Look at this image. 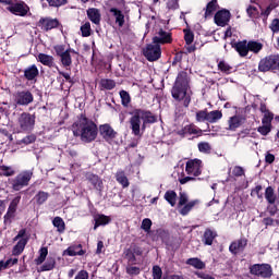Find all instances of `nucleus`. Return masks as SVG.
Segmentation results:
<instances>
[{"instance_id":"1","label":"nucleus","mask_w":279,"mask_h":279,"mask_svg":"<svg viewBox=\"0 0 279 279\" xmlns=\"http://www.w3.org/2000/svg\"><path fill=\"white\" fill-rule=\"evenodd\" d=\"M74 136H80L83 143H92L97 138V124L84 116H81L72 125Z\"/></svg>"},{"instance_id":"2","label":"nucleus","mask_w":279,"mask_h":279,"mask_svg":"<svg viewBox=\"0 0 279 279\" xmlns=\"http://www.w3.org/2000/svg\"><path fill=\"white\" fill-rule=\"evenodd\" d=\"M130 128L134 136H141V131L145 130L146 123H156V117L149 111L135 109L130 118Z\"/></svg>"},{"instance_id":"3","label":"nucleus","mask_w":279,"mask_h":279,"mask_svg":"<svg viewBox=\"0 0 279 279\" xmlns=\"http://www.w3.org/2000/svg\"><path fill=\"white\" fill-rule=\"evenodd\" d=\"M172 97L178 101H183V106L189 108L191 104V95H189V76L186 73H180L172 88Z\"/></svg>"},{"instance_id":"4","label":"nucleus","mask_w":279,"mask_h":279,"mask_svg":"<svg viewBox=\"0 0 279 279\" xmlns=\"http://www.w3.org/2000/svg\"><path fill=\"white\" fill-rule=\"evenodd\" d=\"M36 125V117L31 113L23 112L19 116L16 126L17 132H32Z\"/></svg>"},{"instance_id":"5","label":"nucleus","mask_w":279,"mask_h":279,"mask_svg":"<svg viewBox=\"0 0 279 279\" xmlns=\"http://www.w3.org/2000/svg\"><path fill=\"white\" fill-rule=\"evenodd\" d=\"M258 70L262 73L267 71H279V54L268 56L259 61Z\"/></svg>"},{"instance_id":"6","label":"nucleus","mask_w":279,"mask_h":279,"mask_svg":"<svg viewBox=\"0 0 279 279\" xmlns=\"http://www.w3.org/2000/svg\"><path fill=\"white\" fill-rule=\"evenodd\" d=\"M250 272L258 278H270L274 276V269L269 264H254L250 267Z\"/></svg>"},{"instance_id":"7","label":"nucleus","mask_w":279,"mask_h":279,"mask_svg":"<svg viewBox=\"0 0 279 279\" xmlns=\"http://www.w3.org/2000/svg\"><path fill=\"white\" fill-rule=\"evenodd\" d=\"M54 51L57 56L61 58V64L63 66H71V64H73V60L71 58L77 53L73 49L64 50V46H56Z\"/></svg>"},{"instance_id":"8","label":"nucleus","mask_w":279,"mask_h":279,"mask_svg":"<svg viewBox=\"0 0 279 279\" xmlns=\"http://www.w3.org/2000/svg\"><path fill=\"white\" fill-rule=\"evenodd\" d=\"M144 56L146 60L149 62H156L162 56V52L160 50V45L158 44H150L147 45L146 48L144 49Z\"/></svg>"},{"instance_id":"9","label":"nucleus","mask_w":279,"mask_h":279,"mask_svg":"<svg viewBox=\"0 0 279 279\" xmlns=\"http://www.w3.org/2000/svg\"><path fill=\"white\" fill-rule=\"evenodd\" d=\"M32 175L33 173L31 171L20 173L12 182L14 191H21L23 186H27V184H29V180H32Z\"/></svg>"},{"instance_id":"10","label":"nucleus","mask_w":279,"mask_h":279,"mask_svg":"<svg viewBox=\"0 0 279 279\" xmlns=\"http://www.w3.org/2000/svg\"><path fill=\"white\" fill-rule=\"evenodd\" d=\"M14 101L17 106H29L34 101V95L29 90L16 92L14 94Z\"/></svg>"},{"instance_id":"11","label":"nucleus","mask_w":279,"mask_h":279,"mask_svg":"<svg viewBox=\"0 0 279 279\" xmlns=\"http://www.w3.org/2000/svg\"><path fill=\"white\" fill-rule=\"evenodd\" d=\"M185 171L187 175H197L202 174V160L199 159H192L186 162Z\"/></svg>"},{"instance_id":"12","label":"nucleus","mask_w":279,"mask_h":279,"mask_svg":"<svg viewBox=\"0 0 279 279\" xmlns=\"http://www.w3.org/2000/svg\"><path fill=\"white\" fill-rule=\"evenodd\" d=\"M7 10H9L11 14H15V16H26V14L29 12V7L23 2H20L9 5Z\"/></svg>"},{"instance_id":"13","label":"nucleus","mask_w":279,"mask_h":279,"mask_svg":"<svg viewBox=\"0 0 279 279\" xmlns=\"http://www.w3.org/2000/svg\"><path fill=\"white\" fill-rule=\"evenodd\" d=\"M214 21L219 27H226L230 23V11L220 10L215 14Z\"/></svg>"},{"instance_id":"14","label":"nucleus","mask_w":279,"mask_h":279,"mask_svg":"<svg viewBox=\"0 0 279 279\" xmlns=\"http://www.w3.org/2000/svg\"><path fill=\"white\" fill-rule=\"evenodd\" d=\"M178 134H180V136H189V135L201 136L202 130L193 124H189V125H185L183 129L179 130Z\"/></svg>"},{"instance_id":"15","label":"nucleus","mask_w":279,"mask_h":279,"mask_svg":"<svg viewBox=\"0 0 279 279\" xmlns=\"http://www.w3.org/2000/svg\"><path fill=\"white\" fill-rule=\"evenodd\" d=\"M101 136L105 138V141H112V138H116L117 132L110 124H102L99 128Z\"/></svg>"},{"instance_id":"16","label":"nucleus","mask_w":279,"mask_h":279,"mask_svg":"<svg viewBox=\"0 0 279 279\" xmlns=\"http://www.w3.org/2000/svg\"><path fill=\"white\" fill-rule=\"evenodd\" d=\"M153 43L156 45H165L167 43H171V34L159 29L157 35L153 38Z\"/></svg>"},{"instance_id":"17","label":"nucleus","mask_w":279,"mask_h":279,"mask_svg":"<svg viewBox=\"0 0 279 279\" xmlns=\"http://www.w3.org/2000/svg\"><path fill=\"white\" fill-rule=\"evenodd\" d=\"M39 25L41 29H45V32H49V29H56V27L60 25V22H58V20L56 19L46 17L39 21Z\"/></svg>"},{"instance_id":"18","label":"nucleus","mask_w":279,"mask_h":279,"mask_svg":"<svg viewBox=\"0 0 279 279\" xmlns=\"http://www.w3.org/2000/svg\"><path fill=\"white\" fill-rule=\"evenodd\" d=\"M247 247V240L246 239H240L238 241H234L229 246V250L231 254H239V252H243Z\"/></svg>"},{"instance_id":"19","label":"nucleus","mask_w":279,"mask_h":279,"mask_svg":"<svg viewBox=\"0 0 279 279\" xmlns=\"http://www.w3.org/2000/svg\"><path fill=\"white\" fill-rule=\"evenodd\" d=\"M87 19L94 23V25H99L101 23V11L99 9H88L87 10Z\"/></svg>"},{"instance_id":"20","label":"nucleus","mask_w":279,"mask_h":279,"mask_svg":"<svg viewBox=\"0 0 279 279\" xmlns=\"http://www.w3.org/2000/svg\"><path fill=\"white\" fill-rule=\"evenodd\" d=\"M233 48L235 49V51L239 52V56H241V58H245V56L250 53L248 43L245 40L235 43L233 45Z\"/></svg>"},{"instance_id":"21","label":"nucleus","mask_w":279,"mask_h":279,"mask_svg":"<svg viewBox=\"0 0 279 279\" xmlns=\"http://www.w3.org/2000/svg\"><path fill=\"white\" fill-rule=\"evenodd\" d=\"M228 123H229L228 130L234 131L238 128H241L243 123H245V118L241 116H233L229 119Z\"/></svg>"},{"instance_id":"22","label":"nucleus","mask_w":279,"mask_h":279,"mask_svg":"<svg viewBox=\"0 0 279 279\" xmlns=\"http://www.w3.org/2000/svg\"><path fill=\"white\" fill-rule=\"evenodd\" d=\"M110 12L112 16H114L116 23H118L119 27H123V25H125V15H123V12L117 8H111Z\"/></svg>"},{"instance_id":"23","label":"nucleus","mask_w":279,"mask_h":279,"mask_svg":"<svg viewBox=\"0 0 279 279\" xmlns=\"http://www.w3.org/2000/svg\"><path fill=\"white\" fill-rule=\"evenodd\" d=\"M24 76L28 81L36 80V77H38V68L35 64L26 68L24 71Z\"/></svg>"},{"instance_id":"24","label":"nucleus","mask_w":279,"mask_h":279,"mask_svg":"<svg viewBox=\"0 0 279 279\" xmlns=\"http://www.w3.org/2000/svg\"><path fill=\"white\" fill-rule=\"evenodd\" d=\"M217 8H219V4L217 3V0H211L205 9V19H210L213 14L217 11Z\"/></svg>"},{"instance_id":"25","label":"nucleus","mask_w":279,"mask_h":279,"mask_svg":"<svg viewBox=\"0 0 279 279\" xmlns=\"http://www.w3.org/2000/svg\"><path fill=\"white\" fill-rule=\"evenodd\" d=\"M27 245V239H21L19 240L17 244L13 247L12 254L13 256H20V254H23V250H25V246Z\"/></svg>"},{"instance_id":"26","label":"nucleus","mask_w":279,"mask_h":279,"mask_svg":"<svg viewBox=\"0 0 279 279\" xmlns=\"http://www.w3.org/2000/svg\"><path fill=\"white\" fill-rule=\"evenodd\" d=\"M222 117L223 113L219 110L207 112V123H217V121L221 120Z\"/></svg>"},{"instance_id":"27","label":"nucleus","mask_w":279,"mask_h":279,"mask_svg":"<svg viewBox=\"0 0 279 279\" xmlns=\"http://www.w3.org/2000/svg\"><path fill=\"white\" fill-rule=\"evenodd\" d=\"M64 254L68 256H84V250H82V245L70 246L64 251Z\"/></svg>"},{"instance_id":"28","label":"nucleus","mask_w":279,"mask_h":279,"mask_svg":"<svg viewBox=\"0 0 279 279\" xmlns=\"http://www.w3.org/2000/svg\"><path fill=\"white\" fill-rule=\"evenodd\" d=\"M217 236V233H215L213 230L207 229L205 230L203 242L205 245H213V241H215V238Z\"/></svg>"},{"instance_id":"29","label":"nucleus","mask_w":279,"mask_h":279,"mask_svg":"<svg viewBox=\"0 0 279 279\" xmlns=\"http://www.w3.org/2000/svg\"><path fill=\"white\" fill-rule=\"evenodd\" d=\"M108 223H110V217L105 216V215H98L95 218L94 230H97V228H99V226H108Z\"/></svg>"},{"instance_id":"30","label":"nucleus","mask_w":279,"mask_h":279,"mask_svg":"<svg viewBox=\"0 0 279 279\" xmlns=\"http://www.w3.org/2000/svg\"><path fill=\"white\" fill-rule=\"evenodd\" d=\"M116 180L121 184V186H123V189H128V186H130V181L123 171L117 172Z\"/></svg>"},{"instance_id":"31","label":"nucleus","mask_w":279,"mask_h":279,"mask_svg":"<svg viewBox=\"0 0 279 279\" xmlns=\"http://www.w3.org/2000/svg\"><path fill=\"white\" fill-rule=\"evenodd\" d=\"M38 61L45 66H53V58L46 53L38 54Z\"/></svg>"},{"instance_id":"32","label":"nucleus","mask_w":279,"mask_h":279,"mask_svg":"<svg viewBox=\"0 0 279 279\" xmlns=\"http://www.w3.org/2000/svg\"><path fill=\"white\" fill-rule=\"evenodd\" d=\"M265 198L268 204H276V193L274 192V187L268 186L265 191Z\"/></svg>"},{"instance_id":"33","label":"nucleus","mask_w":279,"mask_h":279,"mask_svg":"<svg viewBox=\"0 0 279 279\" xmlns=\"http://www.w3.org/2000/svg\"><path fill=\"white\" fill-rule=\"evenodd\" d=\"M100 86L105 90H112V88H114V86H117V83L110 78H102L100 81Z\"/></svg>"},{"instance_id":"34","label":"nucleus","mask_w":279,"mask_h":279,"mask_svg":"<svg viewBox=\"0 0 279 279\" xmlns=\"http://www.w3.org/2000/svg\"><path fill=\"white\" fill-rule=\"evenodd\" d=\"M166 202H169L170 206H175V202L178 199V194L174 191H168L165 194Z\"/></svg>"},{"instance_id":"35","label":"nucleus","mask_w":279,"mask_h":279,"mask_svg":"<svg viewBox=\"0 0 279 279\" xmlns=\"http://www.w3.org/2000/svg\"><path fill=\"white\" fill-rule=\"evenodd\" d=\"M263 50V44L258 41H248V51L259 53Z\"/></svg>"},{"instance_id":"36","label":"nucleus","mask_w":279,"mask_h":279,"mask_svg":"<svg viewBox=\"0 0 279 279\" xmlns=\"http://www.w3.org/2000/svg\"><path fill=\"white\" fill-rule=\"evenodd\" d=\"M52 223L54 228H57L58 232H64L65 225H64V220L61 217H54V219L52 220Z\"/></svg>"},{"instance_id":"37","label":"nucleus","mask_w":279,"mask_h":279,"mask_svg":"<svg viewBox=\"0 0 279 279\" xmlns=\"http://www.w3.org/2000/svg\"><path fill=\"white\" fill-rule=\"evenodd\" d=\"M89 182L93 184L94 187L97 189V191H101V186H102L104 182H101V179H99L98 175L90 174Z\"/></svg>"},{"instance_id":"38","label":"nucleus","mask_w":279,"mask_h":279,"mask_svg":"<svg viewBox=\"0 0 279 279\" xmlns=\"http://www.w3.org/2000/svg\"><path fill=\"white\" fill-rule=\"evenodd\" d=\"M187 265L195 267V269H204L205 264L199 258H190L186 262Z\"/></svg>"},{"instance_id":"39","label":"nucleus","mask_w":279,"mask_h":279,"mask_svg":"<svg viewBox=\"0 0 279 279\" xmlns=\"http://www.w3.org/2000/svg\"><path fill=\"white\" fill-rule=\"evenodd\" d=\"M120 97H121L122 106H124V108H128V106H130V101H132V98L130 97V93H128L126 90H121Z\"/></svg>"},{"instance_id":"40","label":"nucleus","mask_w":279,"mask_h":279,"mask_svg":"<svg viewBox=\"0 0 279 279\" xmlns=\"http://www.w3.org/2000/svg\"><path fill=\"white\" fill-rule=\"evenodd\" d=\"M93 29L90 28V23L86 22L85 24H83L81 26V34L83 36V38H88V36H90Z\"/></svg>"},{"instance_id":"41","label":"nucleus","mask_w":279,"mask_h":279,"mask_svg":"<svg viewBox=\"0 0 279 279\" xmlns=\"http://www.w3.org/2000/svg\"><path fill=\"white\" fill-rule=\"evenodd\" d=\"M47 199H49V193L47 192H38V194L35 196V201L39 205L45 204Z\"/></svg>"},{"instance_id":"42","label":"nucleus","mask_w":279,"mask_h":279,"mask_svg":"<svg viewBox=\"0 0 279 279\" xmlns=\"http://www.w3.org/2000/svg\"><path fill=\"white\" fill-rule=\"evenodd\" d=\"M19 202H21V197H15L10 206H9V211H8V216L12 217V215H14V213H16V207L19 206Z\"/></svg>"},{"instance_id":"43","label":"nucleus","mask_w":279,"mask_h":279,"mask_svg":"<svg viewBox=\"0 0 279 279\" xmlns=\"http://www.w3.org/2000/svg\"><path fill=\"white\" fill-rule=\"evenodd\" d=\"M47 254H49L47 247H41L39 251V258L36 259V264L43 265V263H45V259L47 258Z\"/></svg>"},{"instance_id":"44","label":"nucleus","mask_w":279,"mask_h":279,"mask_svg":"<svg viewBox=\"0 0 279 279\" xmlns=\"http://www.w3.org/2000/svg\"><path fill=\"white\" fill-rule=\"evenodd\" d=\"M195 204H197V201H192V202L185 204L184 207H182L180 209L181 215L185 216L187 213H191V210H193V207L195 206Z\"/></svg>"},{"instance_id":"45","label":"nucleus","mask_w":279,"mask_h":279,"mask_svg":"<svg viewBox=\"0 0 279 279\" xmlns=\"http://www.w3.org/2000/svg\"><path fill=\"white\" fill-rule=\"evenodd\" d=\"M13 174L14 169H12V167L0 166V175H5L7 178H10Z\"/></svg>"},{"instance_id":"46","label":"nucleus","mask_w":279,"mask_h":279,"mask_svg":"<svg viewBox=\"0 0 279 279\" xmlns=\"http://www.w3.org/2000/svg\"><path fill=\"white\" fill-rule=\"evenodd\" d=\"M272 121H274V113L271 111L264 113V117L262 119L263 125H271Z\"/></svg>"},{"instance_id":"47","label":"nucleus","mask_w":279,"mask_h":279,"mask_svg":"<svg viewBox=\"0 0 279 279\" xmlns=\"http://www.w3.org/2000/svg\"><path fill=\"white\" fill-rule=\"evenodd\" d=\"M56 267V259L51 258L48 259L47 263H45L41 267V271H51Z\"/></svg>"},{"instance_id":"48","label":"nucleus","mask_w":279,"mask_h":279,"mask_svg":"<svg viewBox=\"0 0 279 279\" xmlns=\"http://www.w3.org/2000/svg\"><path fill=\"white\" fill-rule=\"evenodd\" d=\"M210 149L213 148L210 144L207 142H203L198 144V150L202 151L203 154H210Z\"/></svg>"},{"instance_id":"49","label":"nucleus","mask_w":279,"mask_h":279,"mask_svg":"<svg viewBox=\"0 0 279 279\" xmlns=\"http://www.w3.org/2000/svg\"><path fill=\"white\" fill-rule=\"evenodd\" d=\"M218 68L222 73H230L232 71V66L225 61H220Z\"/></svg>"},{"instance_id":"50","label":"nucleus","mask_w":279,"mask_h":279,"mask_svg":"<svg viewBox=\"0 0 279 279\" xmlns=\"http://www.w3.org/2000/svg\"><path fill=\"white\" fill-rule=\"evenodd\" d=\"M257 131L259 132V134H262L263 136H267V134H269V132H271V125L270 124H263L262 126H259L257 129Z\"/></svg>"},{"instance_id":"51","label":"nucleus","mask_w":279,"mask_h":279,"mask_svg":"<svg viewBox=\"0 0 279 279\" xmlns=\"http://www.w3.org/2000/svg\"><path fill=\"white\" fill-rule=\"evenodd\" d=\"M269 29H271L272 34H279V19L271 21Z\"/></svg>"},{"instance_id":"52","label":"nucleus","mask_w":279,"mask_h":279,"mask_svg":"<svg viewBox=\"0 0 279 279\" xmlns=\"http://www.w3.org/2000/svg\"><path fill=\"white\" fill-rule=\"evenodd\" d=\"M141 228H142V230H144L145 232H149V230H151V219L145 218V219L142 221Z\"/></svg>"},{"instance_id":"53","label":"nucleus","mask_w":279,"mask_h":279,"mask_svg":"<svg viewBox=\"0 0 279 279\" xmlns=\"http://www.w3.org/2000/svg\"><path fill=\"white\" fill-rule=\"evenodd\" d=\"M162 278V269L160 266L153 267V279H161Z\"/></svg>"},{"instance_id":"54","label":"nucleus","mask_w":279,"mask_h":279,"mask_svg":"<svg viewBox=\"0 0 279 279\" xmlns=\"http://www.w3.org/2000/svg\"><path fill=\"white\" fill-rule=\"evenodd\" d=\"M232 174L235 175V178H241V175H245V170H243L241 166H235L232 169Z\"/></svg>"},{"instance_id":"55","label":"nucleus","mask_w":279,"mask_h":279,"mask_svg":"<svg viewBox=\"0 0 279 279\" xmlns=\"http://www.w3.org/2000/svg\"><path fill=\"white\" fill-rule=\"evenodd\" d=\"M196 120L198 122L208 121V112L207 111H198L196 113Z\"/></svg>"},{"instance_id":"56","label":"nucleus","mask_w":279,"mask_h":279,"mask_svg":"<svg viewBox=\"0 0 279 279\" xmlns=\"http://www.w3.org/2000/svg\"><path fill=\"white\" fill-rule=\"evenodd\" d=\"M126 274H130V276H138V274H141V268L136 266H129L126 267Z\"/></svg>"},{"instance_id":"57","label":"nucleus","mask_w":279,"mask_h":279,"mask_svg":"<svg viewBox=\"0 0 279 279\" xmlns=\"http://www.w3.org/2000/svg\"><path fill=\"white\" fill-rule=\"evenodd\" d=\"M184 40L186 45H192L194 40V35L191 33V31H184Z\"/></svg>"},{"instance_id":"58","label":"nucleus","mask_w":279,"mask_h":279,"mask_svg":"<svg viewBox=\"0 0 279 279\" xmlns=\"http://www.w3.org/2000/svg\"><path fill=\"white\" fill-rule=\"evenodd\" d=\"M167 8L168 10H178L180 4L178 3V0H168Z\"/></svg>"},{"instance_id":"59","label":"nucleus","mask_w":279,"mask_h":279,"mask_svg":"<svg viewBox=\"0 0 279 279\" xmlns=\"http://www.w3.org/2000/svg\"><path fill=\"white\" fill-rule=\"evenodd\" d=\"M49 5H52L53 8H59V5H64L68 0H47Z\"/></svg>"},{"instance_id":"60","label":"nucleus","mask_w":279,"mask_h":279,"mask_svg":"<svg viewBox=\"0 0 279 279\" xmlns=\"http://www.w3.org/2000/svg\"><path fill=\"white\" fill-rule=\"evenodd\" d=\"M260 191H263V186H262V185H257V186L251 192V195H256V197H258V199H263V194H260Z\"/></svg>"},{"instance_id":"61","label":"nucleus","mask_w":279,"mask_h":279,"mask_svg":"<svg viewBox=\"0 0 279 279\" xmlns=\"http://www.w3.org/2000/svg\"><path fill=\"white\" fill-rule=\"evenodd\" d=\"M186 202H189V196H186V194H184V193H181L180 199H179V206L186 205Z\"/></svg>"},{"instance_id":"62","label":"nucleus","mask_w":279,"mask_h":279,"mask_svg":"<svg viewBox=\"0 0 279 279\" xmlns=\"http://www.w3.org/2000/svg\"><path fill=\"white\" fill-rule=\"evenodd\" d=\"M248 16L253 19L258 13L255 7H248L246 10Z\"/></svg>"},{"instance_id":"63","label":"nucleus","mask_w":279,"mask_h":279,"mask_svg":"<svg viewBox=\"0 0 279 279\" xmlns=\"http://www.w3.org/2000/svg\"><path fill=\"white\" fill-rule=\"evenodd\" d=\"M34 141H36V137L34 135H28L23 138V143H25V145H29L34 143Z\"/></svg>"},{"instance_id":"64","label":"nucleus","mask_w":279,"mask_h":279,"mask_svg":"<svg viewBox=\"0 0 279 279\" xmlns=\"http://www.w3.org/2000/svg\"><path fill=\"white\" fill-rule=\"evenodd\" d=\"M75 279H88V272L86 270H81L76 275Z\"/></svg>"}]
</instances>
